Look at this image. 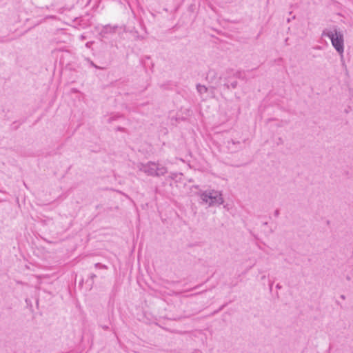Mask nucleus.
<instances>
[{
	"label": "nucleus",
	"instance_id": "3",
	"mask_svg": "<svg viewBox=\"0 0 353 353\" xmlns=\"http://www.w3.org/2000/svg\"><path fill=\"white\" fill-rule=\"evenodd\" d=\"M138 169L149 176H161L167 172L165 166L154 162H148L147 163H140L137 165Z\"/></svg>",
	"mask_w": 353,
	"mask_h": 353
},
{
	"label": "nucleus",
	"instance_id": "6",
	"mask_svg": "<svg viewBox=\"0 0 353 353\" xmlns=\"http://www.w3.org/2000/svg\"><path fill=\"white\" fill-rule=\"evenodd\" d=\"M91 45H92V43H91V42H88V43H86L85 46H86L87 48H90Z\"/></svg>",
	"mask_w": 353,
	"mask_h": 353
},
{
	"label": "nucleus",
	"instance_id": "5",
	"mask_svg": "<svg viewBox=\"0 0 353 353\" xmlns=\"http://www.w3.org/2000/svg\"><path fill=\"white\" fill-rule=\"evenodd\" d=\"M103 32L104 33L113 32H114V28H113L109 26H107L104 27Z\"/></svg>",
	"mask_w": 353,
	"mask_h": 353
},
{
	"label": "nucleus",
	"instance_id": "4",
	"mask_svg": "<svg viewBox=\"0 0 353 353\" xmlns=\"http://www.w3.org/2000/svg\"><path fill=\"white\" fill-rule=\"evenodd\" d=\"M196 90L202 96L208 91V89L205 85L201 84H198L196 85Z\"/></svg>",
	"mask_w": 353,
	"mask_h": 353
},
{
	"label": "nucleus",
	"instance_id": "2",
	"mask_svg": "<svg viewBox=\"0 0 353 353\" xmlns=\"http://www.w3.org/2000/svg\"><path fill=\"white\" fill-rule=\"evenodd\" d=\"M197 195L200 199L199 203L208 207L219 206L224 203L223 192L221 190L210 188L200 190Z\"/></svg>",
	"mask_w": 353,
	"mask_h": 353
},
{
	"label": "nucleus",
	"instance_id": "1",
	"mask_svg": "<svg viewBox=\"0 0 353 353\" xmlns=\"http://www.w3.org/2000/svg\"><path fill=\"white\" fill-rule=\"evenodd\" d=\"M322 36L329 38L335 50L341 56H343L345 39L344 32L342 30L336 26H332L323 30Z\"/></svg>",
	"mask_w": 353,
	"mask_h": 353
},
{
	"label": "nucleus",
	"instance_id": "7",
	"mask_svg": "<svg viewBox=\"0 0 353 353\" xmlns=\"http://www.w3.org/2000/svg\"><path fill=\"white\" fill-rule=\"evenodd\" d=\"M80 38H81V40L85 39V37H84L83 35H81V36L80 37Z\"/></svg>",
	"mask_w": 353,
	"mask_h": 353
}]
</instances>
